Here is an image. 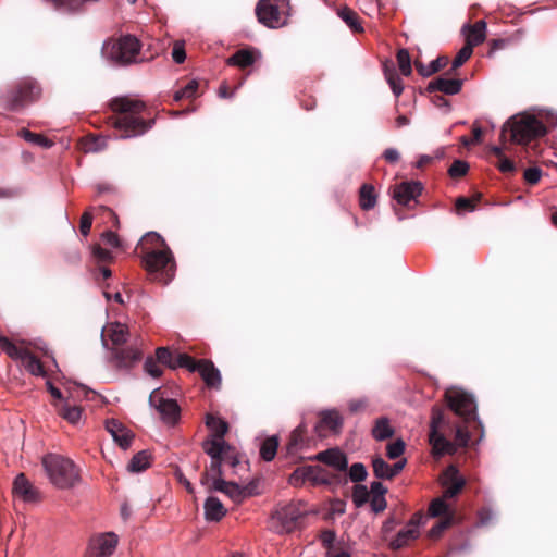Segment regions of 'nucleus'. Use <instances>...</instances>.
<instances>
[{
	"label": "nucleus",
	"mask_w": 557,
	"mask_h": 557,
	"mask_svg": "<svg viewBox=\"0 0 557 557\" xmlns=\"http://www.w3.org/2000/svg\"><path fill=\"white\" fill-rule=\"evenodd\" d=\"M470 440L467 426L456 424L446 416L445 409L432 408L429 441L437 455H454L458 447H466Z\"/></svg>",
	"instance_id": "obj_1"
},
{
	"label": "nucleus",
	"mask_w": 557,
	"mask_h": 557,
	"mask_svg": "<svg viewBox=\"0 0 557 557\" xmlns=\"http://www.w3.org/2000/svg\"><path fill=\"white\" fill-rule=\"evenodd\" d=\"M146 270L164 284L174 276L175 262L164 239L156 232H148L138 243Z\"/></svg>",
	"instance_id": "obj_2"
},
{
	"label": "nucleus",
	"mask_w": 557,
	"mask_h": 557,
	"mask_svg": "<svg viewBox=\"0 0 557 557\" xmlns=\"http://www.w3.org/2000/svg\"><path fill=\"white\" fill-rule=\"evenodd\" d=\"M111 108L119 113L113 120L114 127L120 132L116 138L126 139L143 135L151 128L152 122L144 121L138 114L145 109L144 102L127 97L115 98Z\"/></svg>",
	"instance_id": "obj_3"
},
{
	"label": "nucleus",
	"mask_w": 557,
	"mask_h": 557,
	"mask_svg": "<svg viewBox=\"0 0 557 557\" xmlns=\"http://www.w3.org/2000/svg\"><path fill=\"white\" fill-rule=\"evenodd\" d=\"M510 133V141L517 145L527 146L532 140L543 137L547 133L544 123L528 113H520L511 116L502 127L500 141H506V134Z\"/></svg>",
	"instance_id": "obj_4"
},
{
	"label": "nucleus",
	"mask_w": 557,
	"mask_h": 557,
	"mask_svg": "<svg viewBox=\"0 0 557 557\" xmlns=\"http://www.w3.org/2000/svg\"><path fill=\"white\" fill-rule=\"evenodd\" d=\"M49 481L60 490H69L79 482V470L67 457L49 453L41 459Z\"/></svg>",
	"instance_id": "obj_5"
},
{
	"label": "nucleus",
	"mask_w": 557,
	"mask_h": 557,
	"mask_svg": "<svg viewBox=\"0 0 557 557\" xmlns=\"http://www.w3.org/2000/svg\"><path fill=\"white\" fill-rule=\"evenodd\" d=\"M140 51V44L135 36L125 35L119 39H109L103 42L102 55L115 64H129L135 62Z\"/></svg>",
	"instance_id": "obj_6"
},
{
	"label": "nucleus",
	"mask_w": 557,
	"mask_h": 557,
	"mask_svg": "<svg viewBox=\"0 0 557 557\" xmlns=\"http://www.w3.org/2000/svg\"><path fill=\"white\" fill-rule=\"evenodd\" d=\"M40 92L41 89L37 82L26 78L17 86L3 94L2 102L5 109L17 111L28 102L36 100L40 96Z\"/></svg>",
	"instance_id": "obj_7"
},
{
	"label": "nucleus",
	"mask_w": 557,
	"mask_h": 557,
	"mask_svg": "<svg viewBox=\"0 0 557 557\" xmlns=\"http://www.w3.org/2000/svg\"><path fill=\"white\" fill-rule=\"evenodd\" d=\"M0 348L13 360L20 361L30 374L42 377L46 375L41 362L28 349L16 346L2 335H0Z\"/></svg>",
	"instance_id": "obj_8"
},
{
	"label": "nucleus",
	"mask_w": 557,
	"mask_h": 557,
	"mask_svg": "<svg viewBox=\"0 0 557 557\" xmlns=\"http://www.w3.org/2000/svg\"><path fill=\"white\" fill-rule=\"evenodd\" d=\"M448 408L465 422L475 419L476 405L471 394L459 389L449 388L445 393Z\"/></svg>",
	"instance_id": "obj_9"
},
{
	"label": "nucleus",
	"mask_w": 557,
	"mask_h": 557,
	"mask_svg": "<svg viewBox=\"0 0 557 557\" xmlns=\"http://www.w3.org/2000/svg\"><path fill=\"white\" fill-rule=\"evenodd\" d=\"M119 544V536L114 532L98 533L90 537L86 557H111Z\"/></svg>",
	"instance_id": "obj_10"
},
{
	"label": "nucleus",
	"mask_w": 557,
	"mask_h": 557,
	"mask_svg": "<svg viewBox=\"0 0 557 557\" xmlns=\"http://www.w3.org/2000/svg\"><path fill=\"white\" fill-rule=\"evenodd\" d=\"M150 406L154 407L166 424L173 425L180 417V407L173 399H165L160 388H156L149 396Z\"/></svg>",
	"instance_id": "obj_11"
},
{
	"label": "nucleus",
	"mask_w": 557,
	"mask_h": 557,
	"mask_svg": "<svg viewBox=\"0 0 557 557\" xmlns=\"http://www.w3.org/2000/svg\"><path fill=\"white\" fill-rule=\"evenodd\" d=\"M423 186L419 181H406L392 187V196L400 206L409 207L421 195Z\"/></svg>",
	"instance_id": "obj_12"
},
{
	"label": "nucleus",
	"mask_w": 557,
	"mask_h": 557,
	"mask_svg": "<svg viewBox=\"0 0 557 557\" xmlns=\"http://www.w3.org/2000/svg\"><path fill=\"white\" fill-rule=\"evenodd\" d=\"M209 490L224 493L234 503H242L246 497L252 495V490L249 485L240 486L234 482H227L223 478H214L213 484Z\"/></svg>",
	"instance_id": "obj_13"
},
{
	"label": "nucleus",
	"mask_w": 557,
	"mask_h": 557,
	"mask_svg": "<svg viewBox=\"0 0 557 557\" xmlns=\"http://www.w3.org/2000/svg\"><path fill=\"white\" fill-rule=\"evenodd\" d=\"M311 438L307 436V428L304 423L299 424L290 434L286 445V457L292 461L302 459L298 454L310 446Z\"/></svg>",
	"instance_id": "obj_14"
},
{
	"label": "nucleus",
	"mask_w": 557,
	"mask_h": 557,
	"mask_svg": "<svg viewBox=\"0 0 557 557\" xmlns=\"http://www.w3.org/2000/svg\"><path fill=\"white\" fill-rule=\"evenodd\" d=\"M454 76L446 72L444 75L432 79L426 86V91L430 94L440 91L444 95H457L462 88L463 81Z\"/></svg>",
	"instance_id": "obj_15"
},
{
	"label": "nucleus",
	"mask_w": 557,
	"mask_h": 557,
	"mask_svg": "<svg viewBox=\"0 0 557 557\" xmlns=\"http://www.w3.org/2000/svg\"><path fill=\"white\" fill-rule=\"evenodd\" d=\"M258 21L269 28L278 27V0H260L256 7Z\"/></svg>",
	"instance_id": "obj_16"
},
{
	"label": "nucleus",
	"mask_w": 557,
	"mask_h": 557,
	"mask_svg": "<svg viewBox=\"0 0 557 557\" xmlns=\"http://www.w3.org/2000/svg\"><path fill=\"white\" fill-rule=\"evenodd\" d=\"M106 430L123 450L131 447L134 440V433L120 421L115 419H108L106 421Z\"/></svg>",
	"instance_id": "obj_17"
},
{
	"label": "nucleus",
	"mask_w": 557,
	"mask_h": 557,
	"mask_svg": "<svg viewBox=\"0 0 557 557\" xmlns=\"http://www.w3.org/2000/svg\"><path fill=\"white\" fill-rule=\"evenodd\" d=\"M308 459L327 465L337 471H345L348 467L347 456L338 448H329L309 457Z\"/></svg>",
	"instance_id": "obj_18"
},
{
	"label": "nucleus",
	"mask_w": 557,
	"mask_h": 557,
	"mask_svg": "<svg viewBox=\"0 0 557 557\" xmlns=\"http://www.w3.org/2000/svg\"><path fill=\"white\" fill-rule=\"evenodd\" d=\"M13 495L24 503H35L39 498L38 491L29 482L24 473L15 476L12 487Z\"/></svg>",
	"instance_id": "obj_19"
},
{
	"label": "nucleus",
	"mask_w": 557,
	"mask_h": 557,
	"mask_svg": "<svg viewBox=\"0 0 557 557\" xmlns=\"http://www.w3.org/2000/svg\"><path fill=\"white\" fill-rule=\"evenodd\" d=\"M462 33L466 36V45H470L473 49L482 44L486 37V23L483 20L475 22L473 25H465Z\"/></svg>",
	"instance_id": "obj_20"
},
{
	"label": "nucleus",
	"mask_w": 557,
	"mask_h": 557,
	"mask_svg": "<svg viewBox=\"0 0 557 557\" xmlns=\"http://www.w3.org/2000/svg\"><path fill=\"white\" fill-rule=\"evenodd\" d=\"M308 482L312 486H330L337 481V475L332 474L320 466H308Z\"/></svg>",
	"instance_id": "obj_21"
},
{
	"label": "nucleus",
	"mask_w": 557,
	"mask_h": 557,
	"mask_svg": "<svg viewBox=\"0 0 557 557\" xmlns=\"http://www.w3.org/2000/svg\"><path fill=\"white\" fill-rule=\"evenodd\" d=\"M230 447L224 438L209 437L202 442V448L211 459L224 458V461H227V450Z\"/></svg>",
	"instance_id": "obj_22"
},
{
	"label": "nucleus",
	"mask_w": 557,
	"mask_h": 557,
	"mask_svg": "<svg viewBox=\"0 0 557 557\" xmlns=\"http://www.w3.org/2000/svg\"><path fill=\"white\" fill-rule=\"evenodd\" d=\"M205 518L210 522H218L226 515V509L223 506L222 502L214 496H209L205 504Z\"/></svg>",
	"instance_id": "obj_23"
},
{
	"label": "nucleus",
	"mask_w": 557,
	"mask_h": 557,
	"mask_svg": "<svg viewBox=\"0 0 557 557\" xmlns=\"http://www.w3.org/2000/svg\"><path fill=\"white\" fill-rule=\"evenodd\" d=\"M420 536V530L417 528H409L406 525L405 529L400 530L394 540L388 544L392 550H400L407 547L411 542L416 541Z\"/></svg>",
	"instance_id": "obj_24"
},
{
	"label": "nucleus",
	"mask_w": 557,
	"mask_h": 557,
	"mask_svg": "<svg viewBox=\"0 0 557 557\" xmlns=\"http://www.w3.org/2000/svg\"><path fill=\"white\" fill-rule=\"evenodd\" d=\"M206 384L210 387H218L221 384L220 371L209 360H199L197 370Z\"/></svg>",
	"instance_id": "obj_25"
},
{
	"label": "nucleus",
	"mask_w": 557,
	"mask_h": 557,
	"mask_svg": "<svg viewBox=\"0 0 557 557\" xmlns=\"http://www.w3.org/2000/svg\"><path fill=\"white\" fill-rule=\"evenodd\" d=\"M257 52L253 49H240L226 60L230 66L247 67L255 64Z\"/></svg>",
	"instance_id": "obj_26"
},
{
	"label": "nucleus",
	"mask_w": 557,
	"mask_h": 557,
	"mask_svg": "<svg viewBox=\"0 0 557 557\" xmlns=\"http://www.w3.org/2000/svg\"><path fill=\"white\" fill-rule=\"evenodd\" d=\"M449 63V59L446 55H440L435 60H433L429 65H424L421 61L416 60L414 66L417 72L424 77L431 76L443 69H445Z\"/></svg>",
	"instance_id": "obj_27"
},
{
	"label": "nucleus",
	"mask_w": 557,
	"mask_h": 557,
	"mask_svg": "<svg viewBox=\"0 0 557 557\" xmlns=\"http://www.w3.org/2000/svg\"><path fill=\"white\" fill-rule=\"evenodd\" d=\"M343 425L341 414L335 410L323 411L320 414L318 429H327L332 432H338Z\"/></svg>",
	"instance_id": "obj_28"
},
{
	"label": "nucleus",
	"mask_w": 557,
	"mask_h": 557,
	"mask_svg": "<svg viewBox=\"0 0 557 557\" xmlns=\"http://www.w3.org/2000/svg\"><path fill=\"white\" fill-rule=\"evenodd\" d=\"M114 357L121 366L128 367L141 358V351L136 346H129L127 348L115 349Z\"/></svg>",
	"instance_id": "obj_29"
},
{
	"label": "nucleus",
	"mask_w": 557,
	"mask_h": 557,
	"mask_svg": "<svg viewBox=\"0 0 557 557\" xmlns=\"http://www.w3.org/2000/svg\"><path fill=\"white\" fill-rule=\"evenodd\" d=\"M375 188L370 184H363L359 191V202L362 210H371L376 205Z\"/></svg>",
	"instance_id": "obj_30"
},
{
	"label": "nucleus",
	"mask_w": 557,
	"mask_h": 557,
	"mask_svg": "<svg viewBox=\"0 0 557 557\" xmlns=\"http://www.w3.org/2000/svg\"><path fill=\"white\" fill-rule=\"evenodd\" d=\"M108 335L113 345H122L127 342L128 329L120 322L111 323L107 329Z\"/></svg>",
	"instance_id": "obj_31"
},
{
	"label": "nucleus",
	"mask_w": 557,
	"mask_h": 557,
	"mask_svg": "<svg viewBox=\"0 0 557 557\" xmlns=\"http://www.w3.org/2000/svg\"><path fill=\"white\" fill-rule=\"evenodd\" d=\"M206 425L212 432L211 437L224 438L228 431V425L224 420L210 413L206 417Z\"/></svg>",
	"instance_id": "obj_32"
},
{
	"label": "nucleus",
	"mask_w": 557,
	"mask_h": 557,
	"mask_svg": "<svg viewBox=\"0 0 557 557\" xmlns=\"http://www.w3.org/2000/svg\"><path fill=\"white\" fill-rule=\"evenodd\" d=\"M338 16L356 33H362L363 27L358 13L348 7H344L338 11Z\"/></svg>",
	"instance_id": "obj_33"
},
{
	"label": "nucleus",
	"mask_w": 557,
	"mask_h": 557,
	"mask_svg": "<svg viewBox=\"0 0 557 557\" xmlns=\"http://www.w3.org/2000/svg\"><path fill=\"white\" fill-rule=\"evenodd\" d=\"M372 435L376 441H384L394 435V429L389 425L387 418L382 417L375 421Z\"/></svg>",
	"instance_id": "obj_34"
},
{
	"label": "nucleus",
	"mask_w": 557,
	"mask_h": 557,
	"mask_svg": "<svg viewBox=\"0 0 557 557\" xmlns=\"http://www.w3.org/2000/svg\"><path fill=\"white\" fill-rule=\"evenodd\" d=\"M278 449V435L274 434L264 441L260 445V456L265 461L274 459Z\"/></svg>",
	"instance_id": "obj_35"
},
{
	"label": "nucleus",
	"mask_w": 557,
	"mask_h": 557,
	"mask_svg": "<svg viewBox=\"0 0 557 557\" xmlns=\"http://www.w3.org/2000/svg\"><path fill=\"white\" fill-rule=\"evenodd\" d=\"M150 466V455L146 450H141L133 456L131 459L127 470L134 473L145 471Z\"/></svg>",
	"instance_id": "obj_36"
},
{
	"label": "nucleus",
	"mask_w": 557,
	"mask_h": 557,
	"mask_svg": "<svg viewBox=\"0 0 557 557\" xmlns=\"http://www.w3.org/2000/svg\"><path fill=\"white\" fill-rule=\"evenodd\" d=\"M446 498L444 496L442 498H435L430 503L429 506V516L436 517H446L448 515H454V511L450 509L449 505L445 502Z\"/></svg>",
	"instance_id": "obj_37"
},
{
	"label": "nucleus",
	"mask_w": 557,
	"mask_h": 557,
	"mask_svg": "<svg viewBox=\"0 0 557 557\" xmlns=\"http://www.w3.org/2000/svg\"><path fill=\"white\" fill-rule=\"evenodd\" d=\"M224 463V458H214L211 459L210 466L207 469L206 473L201 478V484L206 485L211 481L213 484L214 478H222V465Z\"/></svg>",
	"instance_id": "obj_38"
},
{
	"label": "nucleus",
	"mask_w": 557,
	"mask_h": 557,
	"mask_svg": "<svg viewBox=\"0 0 557 557\" xmlns=\"http://www.w3.org/2000/svg\"><path fill=\"white\" fill-rule=\"evenodd\" d=\"M481 194L475 195L472 198L458 197L455 201V210L457 214H463L465 212H472L476 209L478 202L481 200Z\"/></svg>",
	"instance_id": "obj_39"
},
{
	"label": "nucleus",
	"mask_w": 557,
	"mask_h": 557,
	"mask_svg": "<svg viewBox=\"0 0 557 557\" xmlns=\"http://www.w3.org/2000/svg\"><path fill=\"white\" fill-rule=\"evenodd\" d=\"M473 49L470 45H466L458 51L457 55L451 62V67L447 71L449 75H456L460 66H462L472 55Z\"/></svg>",
	"instance_id": "obj_40"
},
{
	"label": "nucleus",
	"mask_w": 557,
	"mask_h": 557,
	"mask_svg": "<svg viewBox=\"0 0 557 557\" xmlns=\"http://www.w3.org/2000/svg\"><path fill=\"white\" fill-rule=\"evenodd\" d=\"M384 75H385V78H386L387 83L389 84L394 95L396 97H399L404 90V86H403L401 78L397 74L395 67L394 66L389 67V66L385 65Z\"/></svg>",
	"instance_id": "obj_41"
},
{
	"label": "nucleus",
	"mask_w": 557,
	"mask_h": 557,
	"mask_svg": "<svg viewBox=\"0 0 557 557\" xmlns=\"http://www.w3.org/2000/svg\"><path fill=\"white\" fill-rule=\"evenodd\" d=\"M18 135L26 141L44 148H51L53 146V143L50 139L46 138L40 134L33 133L26 128H22L21 131H18Z\"/></svg>",
	"instance_id": "obj_42"
},
{
	"label": "nucleus",
	"mask_w": 557,
	"mask_h": 557,
	"mask_svg": "<svg viewBox=\"0 0 557 557\" xmlns=\"http://www.w3.org/2000/svg\"><path fill=\"white\" fill-rule=\"evenodd\" d=\"M374 475L383 480H392L393 473L389 472V465L381 457H376L372 461Z\"/></svg>",
	"instance_id": "obj_43"
},
{
	"label": "nucleus",
	"mask_w": 557,
	"mask_h": 557,
	"mask_svg": "<svg viewBox=\"0 0 557 557\" xmlns=\"http://www.w3.org/2000/svg\"><path fill=\"white\" fill-rule=\"evenodd\" d=\"M454 522V515H448L437 521L429 531V536L433 540L441 537L443 532L451 527Z\"/></svg>",
	"instance_id": "obj_44"
},
{
	"label": "nucleus",
	"mask_w": 557,
	"mask_h": 557,
	"mask_svg": "<svg viewBox=\"0 0 557 557\" xmlns=\"http://www.w3.org/2000/svg\"><path fill=\"white\" fill-rule=\"evenodd\" d=\"M399 70L404 76H409L412 73L411 58L407 49L403 48L396 54Z\"/></svg>",
	"instance_id": "obj_45"
},
{
	"label": "nucleus",
	"mask_w": 557,
	"mask_h": 557,
	"mask_svg": "<svg viewBox=\"0 0 557 557\" xmlns=\"http://www.w3.org/2000/svg\"><path fill=\"white\" fill-rule=\"evenodd\" d=\"M455 480L454 485H442L445 490L443 492L444 498L450 499L456 497L465 487L466 480L462 476H453Z\"/></svg>",
	"instance_id": "obj_46"
},
{
	"label": "nucleus",
	"mask_w": 557,
	"mask_h": 557,
	"mask_svg": "<svg viewBox=\"0 0 557 557\" xmlns=\"http://www.w3.org/2000/svg\"><path fill=\"white\" fill-rule=\"evenodd\" d=\"M370 492L366 485L356 484L352 488V502L356 507H361L369 502Z\"/></svg>",
	"instance_id": "obj_47"
},
{
	"label": "nucleus",
	"mask_w": 557,
	"mask_h": 557,
	"mask_svg": "<svg viewBox=\"0 0 557 557\" xmlns=\"http://www.w3.org/2000/svg\"><path fill=\"white\" fill-rule=\"evenodd\" d=\"M60 414L70 423L76 424L81 420L82 410L77 406L66 404L60 409Z\"/></svg>",
	"instance_id": "obj_48"
},
{
	"label": "nucleus",
	"mask_w": 557,
	"mask_h": 557,
	"mask_svg": "<svg viewBox=\"0 0 557 557\" xmlns=\"http://www.w3.org/2000/svg\"><path fill=\"white\" fill-rule=\"evenodd\" d=\"M175 356L176 354L171 352L165 347H160L156 351L158 362L168 366L171 369H175Z\"/></svg>",
	"instance_id": "obj_49"
},
{
	"label": "nucleus",
	"mask_w": 557,
	"mask_h": 557,
	"mask_svg": "<svg viewBox=\"0 0 557 557\" xmlns=\"http://www.w3.org/2000/svg\"><path fill=\"white\" fill-rule=\"evenodd\" d=\"M199 361L194 360L190 356L186 354H176L175 356V369L186 368L190 371H197Z\"/></svg>",
	"instance_id": "obj_50"
},
{
	"label": "nucleus",
	"mask_w": 557,
	"mask_h": 557,
	"mask_svg": "<svg viewBox=\"0 0 557 557\" xmlns=\"http://www.w3.org/2000/svg\"><path fill=\"white\" fill-rule=\"evenodd\" d=\"M308 466L297 468L288 478V483L293 486H301L308 481Z\"/></svg>",
	"instance_id": "obj_51"
},
{
	"label": "nucleus",
	"mask_w": 557,
	"mask_h": 557,
	"mask_svg": "<svg viewBox=\"0 0 557 557\" xmlns=\"http://www.w3.org/2000/svg\"><path fill=\"white\" fill-rule=\"evenodd\" d=\"M368 475L367 469L363 463H352L349 469V478L352 482L359 483L366 480Z\"/></svg>",
	"instance_id": "obj_52"
},
{
	"label": "nucleus",
	"mask_w": 557,
	"mask_h": 557,
	"mask_svg": "<svg viewBox=\"0 0 557 557\" xmlns=\"http://www.w3.org/2000/svg\"><path fill=\"white\" fill-rule=\"evenodd\" d=\"M469 165L466 161L455 160L448 170V174L453 178H458L467 174Z\"/></svg>",
	"instance_id": "obj_53"
},
{
	"label": "nucleus",
	"mask_w": 557,
	"mask_h": 557,
	"mask_svg": "<svg viewBox=\"0 0 557 557\" xmlns=\"http://www.w3.org/2000/svg\"><path fill=\"white\" fill-rule=\"evenodd\" d=\"M386 455L389 459H397L405 451V442L403 440H396L386 447Z\"/></svg>",
	"instance_id": "obj_54"
},
{
	"label": "nucleus",
	"mask_w": 557,
	"mask_h": 557,
	"mask_svg": "<svg viewBox=\"0 0 557 557\" xmlns=\"http://www.w3.org/2000/svg\"><path fill=\"white\" fill-rule=\"evenodd\" d=\"M453 476H461V475L459 474V470L455 466L450 465L442 473V476H441L442 485H454L455 480H453L454 479Z\"/></svg>",
	"instance_id": "obj_55"
},
{
	"label": "nucleus",
	"mask_w": 557,
	"mask_h": 557,
	"mask_svg": "<svg viewBox=\"0 0 557 557\" xmlns=\"http://www.w3.org/2000/svg\"><path fill=\"white\" fill-rule=\"evenodd\" d=\"M160 362L152 358H147L145 361V371L152 377H159L162 374Z\"/></svg>",
	"instance_id": "obj_56"
},
{
	"label": "nucleus",
	"mask_w": 557,
	"mask_h": 557,
	"mask_svg": "<svg viewBox=\"0 0 557 557\" xmlns=\"http://www.w3.org/2000/svg\"><path fill=\"white\" fill-rule=\"evenodd\" d=\"M322 545L327 549V552L336 548L334 546V542L336 540V534L332 530H325L321 533L320 536Z\"/></svg>",
	"instance_id": "obj_57"
},
{
	"label": "nucleus",
	"mask_w": 557,
	"mask_h": 557,
	"mask_svg": "<svg viewBox=\"0 0 557 557\" xmlns=\"http://www.w3.org/2000/svg\"><path fill=\"white\" fill-rule=\"evenodd\" d=\"M542 176V171L539 168H529L524 171L523 177L525 182L530 185H535L539 183Z\"/></svg>",
	"instance_id": "obj_58"
},
{
	"label": "nucleus",
	"mask_w": 557,
	"mask_h": 557,
	"mask_svg": "<svg viewBox=\"0 0 557 557\" xmlns=\"http://www.w3.org/2000/svg\"><path fill=\"white\" fill-rule=\"evenodd\" d=\"M172 58H173V61L177 64H181L185 61L186 52H185L183 44H181L178 41L174 44L173 49H172Z\"/></svg>",
	"instance_id": "obj_59"
},
{
	"label": "nucleus",
	"mask_w": 557,
	"mask_h": 557,
	"mask_svg": "<svg viewBox=\"0 0 557 557\" xmlns=\"http://www.w3.org/2000/svg\"><path fill=\"white\" fill-rule=\"evenodd\" d=\"M370 505L373 512L380 513L386 509L387 503L385 496H372Z\"/></svg>",
	"instance_id": "obj_60"
},
{
	"label": "nucleus",
	"mask_w": 557,
	"mask_h": 557,
	"mask_svg": "<svg viewBox=\"0 0 557 557\" xmlns=\"http://www.w3.org/2000/svg\"><path fill=\"white\" fill-rule=\"evenodd\" d=\"M294 12L295 11L293 5L290 4V0H281V15L284 14L286 16V18L283 22H281V27L289 23L288 18L293 16Z\"/></svg>",
	"instance_id": "obj_61"
},
{
	"label": "nucleus",
	"mask_w": 557,
	"mask_h": 557,
	"mask_svg": "<svg viewBox=\"0 0 557 557\" xmlns=\"http://www.w3.org/2000/svg\"><path fill=\"white\" fill-rule=\"evenodd\" d=\"M92 256L99 261H108L112 258L111 251L99 245L94 246Z\"/></svg>",
	"instance_id": "obj_62"
},
{
	"label": "nucleus",
	"mask_w": 557,
	"mask_h": 557,
	"mask_svg": "<svg viewBox=\"0 0 557 557\" xmlns=\"http://www.w3.org/2000/svg\"><path fill=\"white\" fill-rule=\"evenodd\" d=\"M497 166L503 173H512L516 170L513 161L508 159L506 156L498 160Z\"/></svg>",
	"instance_id": "obj_63"
},
{
	"label": "nucleus",
	"mask_w": 557,
	"mask_h": 557,
	"mask_svg": "<svg viewBox=\"0 0 557 557\" xmlns=\"http://www.w3.org/2000/svg\"><path fill=\"white\" fill-rule=\"evenodd\" d=\"M425 521L426 517L424 516V513L422 511H417L408 521L407 527L417 528L419 530V528L423 525Z\"/></svg>",
	"instance_id": "obj_64"
}]
</instances>
